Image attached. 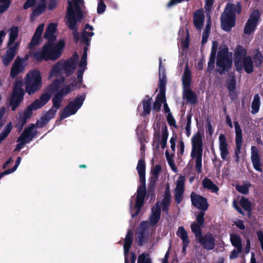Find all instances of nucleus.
I'll use <instances>...</instances> for the list:
<instances>
[{
    "label": "nucleus",
    "mask_w": 263,
    "mask_h": 263,
    "mask_svg": "<svg viewBox=\"0 0 263 263\" xmlns=\"http://www.w3.org/2000/svg\"><path fill=\"white\" fill-rule=\"evenodd\" d=\"M137 170L139 175V181L141 184L137 190L136 197H132L130 200V212L133 218L139 214L143 204L146 194L145 165H137Z\"/></svg>",
    "instance_id": "obj_1"
},
{
    "label": "nucleus",
    "mask_w": 263,
    "mask_h": 263,
    "mask_svg": "<svg viewBox=\"0 0 263 263\" xmlns=\"http://www.w3.org/2000/svg\"><path fill=\"white\" fill-rule=\"evenodd\" d=\"M58 49H55L52 47L49 44H45L41 51H37L32 54L33 58L38 63L43 60L45 61H54L61 56L63 50L65 46V43L63 40H60L57 46Z\"/></svg>",
    "instance_id": "obj_2"
},
{
    "label": "nucleus",
    "mask_w": 263,
    "mask_h": 263,
    "mask_svg": "<svg viewBox=\"0 0 263 263\" xmlns=\"http://www.w3.org/2000/svg\"><path fill=\"white\" fill-rule=\"evenodd\" d=\"M241 12V6L239 2L235 5L228 3L220 17L221 28L227 32L231 31L235 25L236 13L240 14Z\"/></svg>",
    "instance_id": "obj_3"
},
{
    "label": "nucleus",
    "mask_w": 263,
    "mask_h": 263,
    "mask_svg": "<svg viewBox=\"0 0 263 263\" xmlns=\"http://www.w3.org/2000/svg\"><path fill=\"white\" fill-rule=\"evenodd\" d=\"M182 82L183 98L186 99L192 104H195L197 102V97L196 93L191 88L192 74L187 65H186L184 69L182 78Z\"/></svg>",
    "instance_id": "obj_4"
},
{
    "label": "nucleus",
    "mask_w": 263,
    "mask_h": 263,
    "mask_svg": "<svg viewBox=\"0 0 263 263\" xmlns=\"http://www.w3.org/2000/svg\"><path fill=\"white\" fill-rule=\"evenodd\" d=\"M227 45L221 46L218 52L216 61V71L220 75L228 72L232 66V61L228 57Z\"/></svg>",
    "instance_id": "obj_5"
},
{
    "label": "nucleus",
    "mask_w": 263,
    "mask_h": 263,
    "mask_svg": "<svg viewBox=\"0 0 263 263\" xmlns=\"http://www.w3.org/2000/svg\"><path fill=\"white\" fill-rule=\"evenodd\" d=\"M25 85L26 91L29 95L39 90L42 86L41 72L36 69L30 71L26 76Z\"/></svg>",
    "instance_id": "obj_6"
},
{
    "label": "nucleus",
    "mask_w": 263,
    "mask_h": 263,
    "mask_svg": "<svg viewBox=\"0 0 263 263\" xmlns=\"http://www.w3.org/2000/svg\"><path fill=\"white\" fill-rule=\"evenodd\" d=\"M68 3L69 5L68 7L66 14V18L67 19L66 25L70 30H72V34L73 41L76 44H77L80 39L77 24L82 18L76 17L74 8L71 2L68 1Z\"/></svg>",
    "instance_id": "obj_7"
},
{
    "label": "nucleus",
    "mask_w": 263,
    "mask_h": 263,
    "mask_svg": "<svg viewBox=\"0 0 263 263\" xmlns=\"http://www.w3.org/2000/svg\"><path fill=\"white\" fill-rule=\"evenodd\" d=\"M86 98L85 93L78 95L73 101H70L60 114V120L61 121L74 115L78 109L82 106Z\"/></svg>",
    "instance_id": "obj_8"
},
{
    "label": "nucleus",
    "mask_w": 263,
    "mask_h": 263,
    "mask_svg": "<svg viewBox=\"0 0 263 263\" xmlns=\"http://www.w3.org/2000/svg\"><path fill=\"white\" fill-rule=\"evenodd\" d=\"M171 196L166 192L161 202H158L156 206L152 209V214L149 217L150 224L155 225L159 221L160 216L161 208L163 211H167L170 204Z\"/></svg>",
    "instance_id": "obj_9"
},
{
    "label": "nucleus",
    "mask_w": 263,
    "mask_h": 263,
    "mask_svg": "<svg viewBox=\"0 0 263 263\" xmlns=\"http://www.w3.org/2000/svg\"><path fill=\"white\" fill-rule=\"evenodd\" d=\"M192 149L191 156L193 159H196L195 164H202V155L203 151V144L201 136L197 133L192 138Z\"/></svg>",
    "instance_id": "obj_10"
},
{
    "label": "nucleus",
    "mask_w": 263,
    "mask_h": 263,
    "mask_svg": "<svg viewBox=\"0 0 263 263\" xmlns=\"http://www.w3.org/2000/svg\"><path fill=\"white\" fill-rule=\"evenodd\" d=\"M24 91L22 88V83L20 81H16L13 86L10 105L12 111L16 110L23 100Z\"/></svg>",
    "instance_id": "obj_11"
},
{
    "label": "nucleus",
    "mask_w": 263,
    "mask_h": 263,
    "mask_svg": "<svg viewBox=\"0 0 263 263\" xmlns=\"http://www.w3.org/2000/svg\"><path fill=\"white\" fill-rule=\"evenodd\" d=\"M260 17V13L258 9H255L251 13L245 25L244 34L250 35L256 30Z\"/></svg>",
    "instance_id": "obj_12"
},
{
    "label": "nucleus",
    "mask_w": 263,
    "mask_h": 263,
    "mask_svg": "<svg viewBox=\"0 0 263 263\" xmlns=\"http://www.w3.org/2000/svg\"><path fill=\"white\" fill-rule=\"evenodd\" d=\"M77 84H78L71 83L65 86L62 89L60 90L58 89L52 99V103H53L54 107L60 108L63 98L66 96L67 94L74 90L76 89L75 86Z\"/></svg>",
    "instance_id": "obj_13"
},
{
    "label": "nucleus",
    "mask_w": 263,
    "mask_h": 263,
    "mask_svg": "<svg viewBox=\"0 0 263 263\" xmlns=\"http://www.w3.org/2000/svg\"><path fill=\"white\" fill-rule=\"evenodd\" d=\"M133 242V232L128 231L124 240V253L125 256V263H135L136 259V256L132 253L128 254V251Z\"/></svg>",
    "instance_id": "obj_14"
},
{
    "label": "nucleus",
    "mask_w": 263,
    "mask_h": 263,
    "mask_svg": "<svg viewBox=\"0 0 263 263\" xmlns=\"http://www.w3.org/2000/svg\"><path fill=\"white\" fill-rule=\"evenodd\" d=\"M93 29L92 26L87 23L85 25V28L81 35V43L86 45L83 51V53L86 54H87L88 47L90 45V37L94 35Z\"/></svg>",
    "instance_id": "obj_15"
},
{
    "label": "nucleus",
    "mask_w": 263,
    "mask_h": 263,
    "mask_svg": "<svg viewBox=\"0 0 263 263\" xmlns=\"http://www.w3.org/2000/svg\"><path fill=\"white\" fill-rule=\"evenodd\" d=\"M20 42H16L13 45L8 46L6 53L2 57V62L5 66H8L13 60L18 50Z\"/></svg>",
    "instance_id": "obj_16"
},
{
    "label": "nucleus",
    "mask_w": 263,
    "mask_h": 263,
    "mask_svg": "<svg viewBox=\"0 0 263 263\" xmlns=\"http://www.w3.org/2000/svg\"><path fill=\"white\" fill-rule=\"evenodd\" d=\"M234 124L235 130V143L236 146L235 149L234 158L236 161L238 162L239 158V155L242 145V132L237 121H235Z\"/></svg>",
    "instance_id": "obj_17"
},
{
    "label": "nucleus",
    "mask_w": 263,
    "mask_h": 263,
    "mask_svg": "<svg viewBox=\"0 0 263 263\" xmlns=\"http://www.w3.org/2000/svg\"><path fill=\"white\" fill-rule=\"evenodd\" d=\"M227 88L229 91V96L231 100H234L236 96L235 92L236 89V79L234 72L229 73L226 82Z\"/></svg>",
    "instance_id": "obj_18"
},
{
    "label": "nucleus",
    "mask_w": 263,
    "mask_h": 263,
    "mask_svg": "<svg viewBox=\"0 0 263 263\" xmlns=\"http://www.w3.org/2000/svg\"><path fill=\"white\" fill-rule=\"evenodd\" d=\"M236 70L238 72H241L244 69L245 72L248 74L251 73L253 70V62L252 58L251 56L248 55L247 57L245 58L242 62H240L238 66L237 65H235Z\"/></svg>",
    "instance_id": "obj_19"
},
{
    "label": "nucleus",
    "mask_w": 263,
    "mask_h": 263,
    "mask_svg": "<svg viewBox=\"0 0 263 263\" xmlns=\"http://www.w3.org/2000/svg\"><path fill=\"white\" fill-rule=\"evenodd\" d=\"M192 204L198 209L205 211L208 208V203L205 198L192 193L191 195Z\"/></svg>",
    "instance_id": "obj_20"
},
{
    "label": "nucleus",
    "mask_w": 263,
    "mask_h": 263,
    "mask_svg": "<svg viewBox=\"0 0 263 263\" xmlns=\"http://www.w3.org/2000/svg\"><path fill=\"white\" fill-rule=\"evenodd\" d=\"M24 59L17 57L13 64L10 70V76L12 78H16L20 73L22 72L25 68L24 65Z\"/></svg>",
    "instance_id": "obj_21"
},
{
    "label": "nucleus",
    "mask_w": 263,
    "mask_h": 263,
    "mask_svg": "<svg viewBox=\"0 0 263 263\" xmlns=\"http://www.w3.org/2000/svg\"><path fill=\"white\" fill-rule=\"evenodd\" d=\"M149 225L147 221H143L138 228L136 240L139 245H142L147 238Z\"/></svg>",
    "instance_id": "obj_22"
},
{
    "label": "nucleus",
    "mask_w": 263,
    "mask_h": 263,
    "mask_svg": "<svg viewBox=\"0 0 263 263\" xmlns=\"http://www.w3.org/2000/svg\"><path fill=\"white\" fill-rule=\"evenodd\" d=\"M197 239L205 249L213 250L215 248V239L211 234H207L203 236H201Z\"/></svg>",
    "instance_id": "obj_23"
},
{
    "label": "nucleus",
    "mask_w": 263,
    "mask_h": 263,
    "mask_svg": "<svg viewBox=\"0 0 263 263\" xmlns=\"http://www.w3.org/2000/svg\"><path fill=\"white\" fill-rule=\"evenodd\" d=\"M185 179L183 176H180L176 181V186L175 189V200L177 203L181 202L184 192Z\"/></svg>",
    "instance_id": "obj_24"
},
{
    "label": "nucleus",
    "mask_w": 263,
    "mask_h": 263,
    "mask_svg": "<svg viewBox=\"0 0 263 263\" xmlns=\"http://www.w3.org/2000/svg\"><path fill=\"white\" fill-rule=\"evenodd\" d=\"M234 65L238 66L239 63L242 62L243 59L247 57V50L241 45H238L234 50Z\"/></svg>",
    "instance_id": "obj_25"
},
{
    "label": "nucleus",
    "mask_w": 263,
    "mask_h": 263,
    "mask_svg": "<svg viewBox=\"0 0 263 263\" xmlns=\"http://www.w3.org/2000/svg\"><path fill=\"white\" fill-rule=\"evenodd\" d=\"M219 141L221 157L222 159L224 160L227 158L229 154L228 149V144L227 142L226 136L223 134H221L219 137Z\"/></svg>",
    "instance_id": "obj_26"
},
{
    "label": "nucleus",
    "mask_w": 263,
    "mask_h": 263,
    "mask_svg": "<svg viewBox=\"0 0 263 263\" xmlns=\"http://www.w3.org/2000/svg\"><path fill=\"white\" fill-rule=\"evenodd\" d=\"M159 79L158 86H159L160 91H166V75H165L164 69L162 68L161 60H160V61H159Z\"/></svg>",
    "instance_id": "obj_27"
},
{
    "label": "nucleus",
    "mask_w": 263,
    "mask_h": 263,
    "mask_svg": "<svg viewBox=\"0 0 263 263\" xmlns=\"http://www.w3.org/2000/svg\"><path fill=\"white\" fill-rule=\"evenodd\" d=\"M176 234L182 240L183 244L182 251L185 252L186 248L190 242L186 231L183 227H180L178 229Z\"/></svg>",
    "instance_id": "obj_28"
},
{
    "label": "nucleus",
    "mask_w": 263,
    "mask_h": 263,
    "mask_svg": "<svg viewBox=\"0 0 263 263\" xmlns=\"http://www.w3.org/2000/svg\"><path fill=\"white\" fill-rule=\"evenodd\" d=\"M152 101V99L148 95H146L143 98L142 102L143 109V111L141 114L142 116L145 117L150 114Z\"/></svg>",
    "instance_id": "obj_29"
},
{
    "label": "nucleus",
    "mask_w": 263,
    "mask_h": 263,
    "mask_svg": "<svg viewBox=\"0 0 263 263\" xmlns=\"http://www.w3.org/2000/svg\"><path fill=\"white\" fill-rule=\"evenodd\" d=\"M204 21V16L201 12L197 11L194 13L193 22L197 29H201L202 28Z\"/></svg>",
    "instance_id": "obj_30"
},
{
    "label": "nucleus",
    "mask_w": 263,
    "mask_h": 263,
    "mask_svg": "<svg viewBox=\"0 0 263 263\" xmlns=\"http://www.w3.org/2000/svg\"><path fill=\"white\" fill-rule=\"evenodd\" d=\"M63 69L65 70L67 76L71 74L76 69V64L71 60H67L62 62Z\"/></svg>",
    "instance_id": "obj_31"
},
{
    "label": "nucleus",
    "mask_w": 263,
    "mask_h": 263,
    "mask_svg": "<svg viewBox=\"0 0 263 263\" xmlns=\"http://www.w3.org/2000/svg\"><path fill=\"white\" fill-rule=\"evenodd\" d=\"M18 31L17 26H14L10 28L7 46H12L15 43V41L18 37Z\"/></svg>",
    "instance_id": "obj_32"
},
{
    "label": "nucleus",
    "mask_w": 263,
    "mask_h": 263,
    "mask_svg": "<svg viewBox=\"0 0 263 263\" xmlns=\"http://www.w3.org/2000/svg\"><path fill=\"white\" fill-rule=\"evenodd\" d=\"M46 7V0H41V3L39 4L35 9L33 10L31 14V18L41 15L45 11Z\"/></svg>",
    "instance_id": "obj_33"
},
{
    "label": "nucleus",
    "mask_w": 263,
    "mask_h": 263,
    "mask_svg": "<svg viewBox=\"0 0 263 263\" xmlns=\"http://www.w3.org/2000/svg\"><path fill=\"white\" fill-rule=\"evenodd\" d=\"M230 241L232 245L238 251H242V243L240 237L236 234L230 235Z\"/></svg>",
    "instance_id": "obj_34"
},
{
    "label": "nucleus",
    "mask_w": 263,
    "mask_h": 263,
    "mask_svg": "<svg viewBox=\"0 0 263 263\" xmlns=\"http://www.w3.org/2000/svg\"><path fill=\"white\" fill-rule=\"evenodd\" d=\"M44 37L45 39H47L48 41L45 44H49L51 45V46L53 48L57 49H58L57 47L58 45V43L55 44L54 43V41L56 40V36L54 35V33L52 32L48 31V30H46L44 34Z\"/></svg>",
    "instance_id": "obj_35"
},
{
    "label": "nucleus",
    "mask_w": 263,
    "mask_h": 263,
    "mask_svg": "<svg viewBox=\"0 0 263 263\" xmlns=\"http://www.w3.org/2000/svg\"><path fill=\"white\" fill-rule=\"evenodd\" d=\"M260 106V99L258 94L254 95L251 104V113L255 115L258 112Z\"/></svg>",
    "instance_id": "obj_36"
},
{
    "label": "nucleus",
    "mask_w": 263,
    "mask_h": 263,
    "mask_svg": "<svg viewBox=\"0 0 263 263\" xmlns=\"http://www.w3.org/2000/svg\"><path fill=\"white\" fill-rule=\"evenodd\" d=\"M63 69L62 62L61 61H59L53 66H52L51 70L49 73L50 77H56L61 74V71Z\"/></svg>",
    "instance_id": "obj_37"
},
{
    "label": "nucleus",
    "mask_w": 263,
    "mask_h": 263,
    "mask_svg": "<svg viewBox=\"0 0 263 263\" xmlns=\"http://www.w3.org/2000/svg\"><path fill=\"white\" fill-rule=\"evenodd\" d=\"M34 124H30L28 126L26 127L22 133V136H24L25 138H28L29 141L31 140L35 136V133L33 132L35 128Z\"/></svg>",
    "instance_id": "obj_38"
},
{
    "label": "nucleus",
    "mask_w": 263,
    "mask_h": 263,
    "mask_svg": "<svg viewBox=\"0 0 263 263\" xmlns=\"http://www.w3.org/2000/svg\"><path fill=\"white\" fill-rule=\"evenodd\" d=\"M168 136V132L167 127L164 123L162 126V139L160 143L162 149H164L166 147L167 140Z\"/></svg>",
    "instance_id": "obj_39"
},
{
    "label": "nucleus",
    "mask_w": 263,
    "mask_h": 263,
    "mask_svg": "<svg viewBox=\"0 0 263 263\" xmlns=\"http://www.w3.org/2000/svg\"><path fill=\"white\" fill-rule=\"evenodd\" d=\"M203 188L208 189L212 192L215 193L218 191V187L209 179L205 178L202 181Z\"/></svg>",
    "instance_id": "obj_40"
},
{
    "label": "nucleus",
    "mask_w": 263,
    "mask_h": 263,
    "mask_svg": "<svg viewBox=\"0 0 263 263\" xmlns=\"http://www.w3.org/2000/svg\"><path fill=\"white\" fill-rule=\"evenodd\" d=\"M211 20L210 18L206 22L205 27L203 30V32L202 33V41L201 44L202 45L205 44L207 41L208 39L209 36L210 30H211Z\"/></svg>",
    "instance_id": "obj_41"
},
{
    "label": "nucleus",
    "mask_w": 263,
    "mask_h": 263,
    "mask_svg": "<svg viewBox=\"0 0 263 263\" xmlns=\"http://www.w3.org/2000/svg\"><path fill=\"white\" fill-rule=\"evenodd\" d=\"M251 160L253 164H261L260 163V156L258 154V150L255 146H252Z\"/></svg>",
    "instance_id": "obj_42"
},
{
    "label": "nucleus",
    "mask_w": 263,
    "mask_h": 263,
    "mask_svg": "<svg viewBox=\"0 0 263 263\" xmlns=\"http://www.w3.org/2000/svg\"><path fill=\"white\" fill-rule=\"evenodd\" d=\"M61 81L59 79L54 80L50 85H49L47 88V92L51 95L57 92L60 88Z\"/></svg>",
    "instance_id": "obj_43"
},
{
    "label": "nucleus",
    "mask_w": 263,
    "mask_h": 263,
    "mask_svg": "<svg viewBox=\"0 0 263 263\" xmlns=\"http://www.w3.org/2000/svg\"><path fill=\"white\" fill-rule=\"evenodd\" d=\"M253 62L255 66L259 68L261 66L263 61V55L262 53L258 50L255 53L253 57Z\"/></svg>",
    "instance_id": "obj_44"
},
{
    "label": "nucleus",
    "mask_w": 263,
    "mask_h": 263,
    "mask_svg": "<svg viewBox=\"0 0 263 263\" xmlns=\"http://www.w3.org/2000/svg\"><path fill=\"white\" fill-rule=\"evenodd\" d=\"M12 128V125L11 122H10L6 125L3 131L0 134L1 138H2V139H6L11 132Z\"/></svg>",
    "instance_id": "obj_45"
},
{
    "label": "nucleus",
    "mask_w": 263,
    "mask_h": 263,
    "mask_svg": "<svg viewBox=\"0 0 263 263\" xmlns=\"http://www.w3.org/2000/svg\"><path fill=\"white\" fill-rule=\"evenodd\" d=\"M73 1L76 8V11H74L76 17L82 18L83 14L79 6V4L82 2V0H73Z\"/></svg>",
    "instance_id": "obj_46"
},
{
    "label": "nucleus",
    "mask_w": 263,
    "mask_h": 263,
    "mask_svg": "<svg viewBox=\"0 0 263 263\" xmlns=\"http://www.w3.org/2000/svg\"><path fill=\"white\" fill-rule=\"evenodd\" d=\"M251 186V184L249 183H245L240 185H237L236 189L240 193L242 194H247L249 192V189Z\"/></svg>",
    "instance_id": "obj_47"
},
{
    "label": "nucleus",
    "mask_w": 263,
    "mask_h": 263,
    "mask_svg": "<svg viewBox=\"0 0 263 263\" xmlns=\"http://www.w3.org/2000/svg\"><path fill=\"white\" fill-rule=\"evenodd\" d=\"M200 226L195 222L192 223L191 228L192 232L195 234L196 238L198 239L201 236V229Z\"/></svg>",
    "instance_id": "obj_48"
},
{
    "label": "nucleus",
    "mask_w": 263,
    "mask_h": 263,
    "mask_svg": "<svg viewBox=\"0 0 263 263\" xmlns=\"http://www.w3.org/2000/svg\"><path fill=\"white\" fill-rule=\"evenodd\" d=\"M192 114L190 113L186 116V123L185 126L186 135L187 137L191 135V126L192 122Z\"/></svg>",
    "instance_id": "obj_49"
},
{
    "label": "nucleus",
    "mask_w": 263,
    "mask_h": 263,
    "mask_svg": "<svg viewBox=\"0 0 263 263\" xmlns=\"http://www.w3.org/2000/svg\"><path fill=\"white\" fill-rule=\"evenodd\" d=\"M60 108H57L56 107H54L53 103H52V107L44 115L45 117L48 118V120H50L51 119H53L54 118L57 110Z\"/></svg>",
    "instance_id": "obj_50"
},
{
    "label": "nucleus",
    "mask_w": 263,
    "mask_h": 263,
    "mask_svg": "<svg viewBox=\"0 0 263 263\" xmlns=\"http://www.w3.org/2000/svg\"><path fill=\"white\" fill-rule=\"evenodd\" d=\"M241 206L246 211H250L251 210V203L247 198L242 197L240 201Z\"/></svg>",
    "instance_id": "obj_51"
},
{
    "label": "nucleus",
    "mask_w": 263,
    "mask_h": 263,
    "mask_svg": "<svg viewBox=\"0 0 263 263\" xmlns=\"http://www.w3.org/2000/svg\"><path fill=\"white\" fill-rule=\"evenodd\" d=\"M84 72V69H78V70L77 71V74L78 79H79V81L76 83V84H78L75 86V88H80L81 85L82 84V82H83V75Z\"/></svg>",
    "instance_id": "obj_52"
},
{
    "label": "nucleus",
    "mask_w": 263,
    "mask_h": 263,
    "mask_svg": "<svg viewBox=\"0 0 263 263\" xmlns=\"http://www.w3.org/2000/svg\"><path fill=\"white\" fill-rule=\"evenodd\" d=\"M137 263H151L148 254L145 253L141 254L138 257Z\"/></svg>",
    "instance_id": "obj_53"
},
{
    "label": "nucleus",
    "mask_w": 263,
    "mask_h": 263,
    "mask_svg": "<svg viewBox=\"0 0 263 263\" xmlns=\"http://www.w3.org/2000/svg\"><path fill=\"white\" fill-rule=\"evenodd\" d=\"M44 106V104L39 99L35 100L31 104L29 105V106L32 108L33 110L42 108Z\"/></svg>",
    "instance_id": "obj_54"
},
{
    "label": "nucleus",
    "mask_w": 263,
    "mask_h": 263,
    "mask_svg": "<svg viewBox=\"0 0 263 263\" xmlns=\"http://www.w3.org/2000/svg\"><path fill=\"white\" fill-rule=\"evenodd\" d=\"M160 132L157 131L154 134V137L153 138V145H154L155 144H156V148L157 149L159 148V144H160Z\"/></svg>",
    "instance_id": "obj_55"
},
{
    "label": "nucleus",
    "mask_w": 263,
    "mask_h": 263,
    "mask_svg": "<svg viewBox=\"0 0 263 263\" xmlns=\"http://www.w3.org/2000/svg\"><path fill=\"white\" fill-rule=\"evenodd\" d=\"M17 165H14L11 168H7L6 165H5L4 168L6 169L4 172L0 174V179L4 177L5 175H9L11 173H13L16 170Z\"/></svg>",
    "instance_id": "obj_56"
},
{
    "label": "nucleus",
    "mask_w": 263,
    "mask_h": 263,
    "mask_svg": "<svg viewBox=\"0 0 263 263\" xmlns=\"http://www.w3.org/2000/svg\"><path fill=\"white\" fill-rule=\"evenodd\" d=\"M51 94H50L49 93L46 92L43 94H42L39 99L41 102L44 104V105H46L51 97Z\"/></svg>",
    "instance_id": "obj_57"
},
{
    "label": "nucleus",
    "mask_w": 263,
    "mask_h": 263,
    "mask_svg": "<svg viewBox=\"0 0 263 263\" xmlns=\"http://www.w3.org/2000/svg\"><path fill=\"white\" fill-rule=\"evenodd\" d=\"M166 119L168 122V124L171 126H173L174 127L177 128V126L176 125V122L175 118H174L172 114H167L166 116Z\"/></svg>",
    "instance_id": "obj_58"
},
{
    "label": "nucleus",
    "mask_w": 263,
    "mask_h": 263,
    "mask_svg": "<svg viewBox=\"0 0 263 263\" xmlns=\"http://www.w3.org/2000/svg\"><path fill=\"white\" fill-rule=\"evenodd\" d=\"M165 92L166 91H159V92L157 95L155 100L158 101L161 103H163L166 102Z\"/></svg>",
    "instance_id": "obj_59"
},
{
    "label": "nucleus",
    "mask_w": 263,
    "mask_h": 263,
    "mask_svg": "<svg viewBox=\"0 0 263 263\" xmlns=\"http://www.w3.org/2000/svg\"><path fill=\"white\" fill-rule=\"evenodd\" d=\"M40 39L35 36V35H33L31 42L29 43L28 45V48L30 49H33L35 46L39 44V41Z\"/></svg>",
    "instance_id": "obj_60"
},
{
    "label": "nucleus",
    "mask_w": 263,
    "mask_h": 263,
    "mask_svg": "<svg viewBox=\"0 0 263 263\" xmlns=\"http://www.w3.org/2000/svg\"><path fill=\"white\" fill-rule=\"evenodd\" d=\"M44 25L43 24H41L39 25V26L36 28L35 32L34 33V35L35 36L41 39V35L43 33L44 30Z\"/></svg>",
    "instance_id": "obj_61"
},
{
    "label": "nucleus",
    "mask_w": 263,
    "mask_h": 263,
    "mask_svg": "<svg viewBox=\"0 0 263 263\" xmlns=\"http://www.w3.org/2000/svg\"><path fill=\"white\" fill-rule=\"evenodd\" d=\"M106 5L103 1H100L97 7V13L98 14H101L103 13L106 9Z\"/></svg>",
    "instance_id": "obj_62"
},
{
    "label": "nucleus",
    "mask_w": 263,
    "mask_h": 263,
    "mask_svg": "<svg viewBox=\"0 0 263 263\" xmlns=\"http://www.w3.org/2000/svg\"><path fill=\"white\" fill-rule=\"evenodd\" d=\"M204 213L203 212H200L196 217L197 224L202 226L204 223Z\"/></svg>",
    "instance_id": "obj_63"
},
{
    "label": "nucleus",
    "mask_w": 263,
    "mask_h": 263,
    "mask_svg": "<svg viewBox=\"0 0 263 263\" xmlns=\"http://www.w3.org/2000/svg\"><path fill=\"white\" fill-rule=\"evenodd\" d=\"M33 110V109L31 108L29 105L24 110L23 116L29 119L32 116Z\"/></svg>",
    "instance_id": "obj_64"
}]
</instances>
